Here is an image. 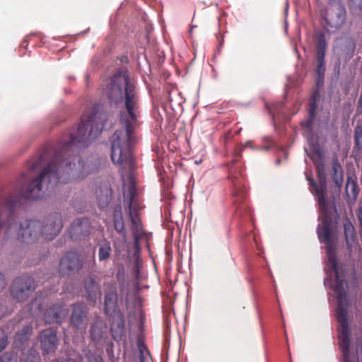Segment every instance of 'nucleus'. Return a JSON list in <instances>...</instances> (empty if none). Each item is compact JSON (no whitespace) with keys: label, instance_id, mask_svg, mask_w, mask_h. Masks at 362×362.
Masks as SVG:
<instances>
[{"label":"nucleus","instance_id":"1","mask_svg":"<svg viewBox=\"0 0 362 362\" xmlns=\"http://www.w3.org/2000/svg\"><path fill=\"white\" fill-rule=\"evenodd\" d=\"M105 94L111 104L117 105L124 100L125 108L129 118L121 115V122L124 132L117 130L112 136L111 160L113 163L121 165V176L130 180L127 200L124 199L125 209L131 221V229L134 242L138 245L144 235V230L139 216L141 209L137 196L136 183L133 177L134 160L132 154V145L135 141L134 129L136 124L139 108V96L134 85H106Z\"/></svg>","mask_w":362,"mask_h":362},{"label":"nucleus","instance_id":"2","mask_svg":"<svg viewBox=\"0 0 362 362\" xmlns=\"http://www.w3.org/2000/svg\"><path fill=\"white\" fill-rule=\"evenodd\" d=\"M319 210L322 223L318 225L317 233L320 242L326 245V252L328 259L327 266L330 267L334 274V283L332 288L337 293L338 305L336 310V317L338 319L341 311L345 313V317L348 316L346 308L348 299L346 292L347 284L344 276H341L339 272L336 255V238L332 228L337 209L334 203H329L324 204L323 206L319 204Z\"/></svg>","mask_w":362,"mask_h":362},{"label":"nucleus","instance_id":"3","mask_svg":"<svg viewBox=\"0 0 362 362\" xmlns=\"http://www.w3.org/2000/svg\"><path fill=\"white\" fill-rule=\"evenodd\" d=\"M323 17L331 28H340L346 18V11L342 0H328Z\"/></svg>","mask_w":362,"mask_h":362},{"label":"nucleus","instance_id":"4","mask_svg":"<svg viewBox=\"0 0 362 362\" xmlns=\"http://www.w3.org/2000/svg\"><path fill=\"white\" fill-rule=\"evenodd\" d=\"M338 339L339 345L342 352L344 362H351V331L349 325L348 316L345 317V313L341 311L338 317Z\"/></svg>","mask_w":362,"mask_h":362},{"label":"nucleus","instance_id":"5","mask_svg":"<svg viewBox=\"0 0 362 362\" xmlns=\"http://www.w3.org/2000/svg\"><path fill=\"white\" fill-rule=\"evenodd\" d=\"M316 171L319 183L317 184L313 177L306 175L307 180L309 185L313 189L312 192L315 194L317 197L318 204L334 203V202L329 201L327 198V175L325 171V165L321 163L317 165Z\"/></svg>","mask_w":362,"mask_h":362},{"label":"nucleus","instance_id":"6","mask_svg":"<svg viewBox=\"0 0 362 362\" xmlns=\"http://www.w3.org/2000/svg\"><path fill=\"white\" fill-rule=\"evenodd\" d=\"M35 289V285L33 279L27 275L15 279L10 288L12 297L19 302L27 300Z\"/></svg>","mask_w":362,"mask_h":362},{"label":"nucleus","instance_id":"7","mask_svg":"<svg viewBox=\"0 0 362 362\" xmlns=\"http://www.w3.org/2000/svg\"><path fill=\"white\" fill-rule=\"evenodd\" d=\"M42 223L37 220H26L20 223L18 238L22 242L31 244L41 237Z\"/></svg>","mask_w":362,"mask_h":362},{"label":"nucleus","instance_id":"8","mask_svg":"<svg viewBox=\"0 0 362 362\" xmlns=\"http://www.w3.org/2000/svg\"><path fill=\"white\" fill-rule=\"evenodd\" d=\"M83 262L78 254L74 252H67L59 263V272L63 276H70L78 272L83 267Z\"/></svg>","mask_w":362,"mask_h":362},{"label":"nucleus","instance_id":"9","mask_svg":"<svg viewBox=\"0 0 362 362\" xmlns=\"http://www.w3.org/2000/svg\"><path fill=\"white\" fill-rule=\"evenodd\" d=\"M88 322L89 317L86 305L79 303L74 304L70 317L71 326L76 329L84 331Z\"/></svg>","mask_w":362,"mask_h":362},{"label":"nucleus","instance_id":"10","mask_svg":"<svg viewBox=\"0 0 362 362\" xmlns=\"http://www.w3.org/2000/svg\"><path fill=\"white\" fill-rule=\"evenodd\" d=\"M62 227L61 216L58 214H52L44 223H42L41 236L46 240H52L60 233Z\"/></svg>","mask_w":362,"mask_h":362},{"label":"nucleus","instance_id":"11","mask_svg":"<svg viewBox=\"0 0 362 362\" xmlns=\"http://www.w3.org/2000/svg\"><path fill=\"white\" fill-rule=\"evenodd\" d=\"M69 315V308L64 303H56L49 307L45 313L47 324L61 325Z\"/></svg>","mask_w":362,"mask_h":362},{"label":"nucleus","instance_id":"12","mask_svg":"<svg viewBox=\"0 0 362 362\" xmlns=\"http://www.w3.org/2000/svg\"><path fill=\"white\" fill-rule=\"evenodd\" d=\"M104 311L109 319L112 320L116 316L123 314L118 307V293L116 288L107 291L104 296Z\"/></svg>","mask_w":362,"mask_h":362},{"label":"nucleus","instance_id":"13","mask_svg":"<svg viewBox=\"0 0 362 362\" xmlns=\"http://www.w3.org/2000/svg\"><path fill=\"white\" fill-rule=\"evenodd\" d=\"M91 224L88 218H77L71 224L70 235L73 240H81L89 235Z\"/></svg>","mask_w":362,"mask_h":362},{"label":"nucleus","instance_id":"14","mask_svg":"<svg viewBox=\"0 0 362 362\" xmlns=\"http://www.w3.org/2000/svg\"><path fill=\"white\" fill-rule=\"evenodd\" d=\"M90 337L96 344L105 342L107 338V327L106 322L101 320H96L91 325Z\"/></svg>","mask_w":362,"mask_h":362},{"label":"nucleus","instance_id":"15","mask_svg":"<svg viewBox=\"0 0 362 362\" xmlns=\"http://www.w3.org/2000/svg\"><path fill=\"white\" fill-rule=\"evenodd\" d=\"M40 341L42 347L46 353L54 352L58 344L56 332L52 329L43 330L40 334Z\"/></svg>","mask_w":362,"mask_h":362},{"label":"nucleus","instance_id":"16","mask_svg":"<svg viewBox=\"0 0 362 362\" xmlns=\"http://www.w3.org/2000/svg\"><path fill=\"white\" fill-rule=\"evenodd\" d=\"M83 286L89 299L95 300L101 293L100 279L95 274H90L84 279Z\"/></svg>","mask_w":362,"mask_h":362},{"label":"nucleus","instance_id":"17","mask_svg":"<svg viewBox=\"0 0 362 362\" xmlns=\"http://www.w3.org/2000/svg\"><path fill=\"white\" fill-rule=\"evenodd\" d=\"M231 180V192L234 197L235 204H240L247 197V191L243 182V179L239 176H230Z\"/></svg>","mask_w":362,"mask_h":362},{"label":"nucleus","instance_id":"18","mask_svg":"<svg viewBox=\"0 0 362 362\" xmlns=\"http://www.w3.org/2000/svg\"><path fill=\"white\" fill-rule=\"evenodd\" d=\"M112 321L111 332L112 337L116 341H122L126 337V329H125V320L124 314L122 316H116V317Z\"/></svg>","mask_w":362,"mask_h":362},{"label":"nucleus","instance_id":"19","mask_svg":"<svg viewBox=\"0 0 362 362\" xmlns=\"http://www.w3.org/2000/svg\"><path fill=\"white\" fill-rule=\"evenodd\" d=\"M95 194L99 207L101 209L107 207L112 198V188L108 185H101L96 190Z\"/></svg>","mask_w":362,"mask_h":362},{"label":"nucleus","instance_id":"20","mask_svg":"<svg viewBox=\"0 0 362 362\" xmlns=\"http://www.w3.org/2000/svg\"><path fill=\"white\" fill-rule=\"evenodd\" d=\"M114 228L115 230L125 240L127 238V230L122 215V206L117 205L114 210L112 215Z\"/></svg>","mask_w":362,"mask_h":362},{"label":"nucleus","instance_id":"21","mask_svg":"<svg viewBox=\"0 0 362 362\" xmlns=\"http://www.w3.org/2000/svg\"><path fill=\"white\" fill-rule=\"evenodd\" d=\"M346 244L349 250H351L356 243V235L355 228L349 218H346L343 223Z\"/></svg>","mask_w":362,"mask_h":362},{"label":"nucleus","instance_id":"22","mask_svg":"<svg viewBox=\"0 0 362 362\" xmlns=\"http://www.w3.org/2000/svg\"><path fill=\"white\" fill-rule=\"evenodd\" d=\"M338 47L341 54L349 59L354 56L356 45L351 37H343L339 40Z\"/></svg>","mask_w":362,"mask_h":362},{"label":"nucleus","instance_id":"23","mask_svg":"<svg viewBox=\"0 0 362 362\" xmlns=\"http://www.w3.org/2000/svg\"><path fill=\"white\" fill-rule=\"evenodd\" d=\"M33 328L30 325H26L16 332L14 344L16 348H22L24 343L27 342L32 334Z\"/></svg>","mask_w":362,"mask_h":362},{"label":"nucleus","instance_id":"24","mask_svg":"<svg viewBox=\"0 0 362 362\" xmlns=\"http://www.w3.org/2000/svg\"><path fill=\"white\" fill-rule=\"evenodd\" d=\"M332 177L336 186L341 187L344 181L343 169L337 159L332 160Z\"/></svg>","mask_w":362,"mask_h":362},{"label":"nucleus","instance_id":"25","mask_svg":"<svg viewBox=\"0 0 362 362\" xmlns=\"http://www.w3.org/2000/svg\"><path fill=\"white\" fill-rule=\"evenodd\" d=\"M360 189L357 184V182L352 177H348L346 184V194L348 197H351L354 202L356 201Z\"/></svg>","mask_w":362,"mask_h":362},{"label":"nucleus","instance_id":"26","mask_svg":"<svg viewBox=\"0 0 362 362\" xmlns=\"http://www.w3.org/2000/svg\"><path fill=\"white\" fill-rule=\"evenodd\" d=\"M317 56H325L327 42L324 33L320 31L316 34Z\"/></svg>","mask_w":362,"mask_h":362},{"label":"nucleus","instance_id":"27","mask_svg":"<svg viewBox=\"0 0 362 362\" xmlns=\"http://www.w3.org/2000/svg\"><path fill=\"white\" fill-rule=\"evenodd\" d=\"M325 56H317V65L316 67L315 72L317 74L318 78L317 81V86L320 85V83L323 80L325 72Z\"/></svg>","mask_w":362,"mask_h":362},{"label":"nucleus","instance_id":"28","mask_svg":"<svg viewBox=\"0 0 362 362\" xmlns=\"http://www.w3.org/2000/svg\"><path fill=\"white\" fill-rule=\"evenodd\" d=\"M110 244L106 242L100 245L98 251V258L100 262L105 261L109 259L111 252Z\"/></svg>","mask_w":362,"mask_h":362},{"label":"nucleus","instance_id":"29","mask_svg":"<svg viewBox=\"0 0 362 362\" xmlns=\"http://www.w3.org/2000/svg\"><path fill=\"white\" fill-rule=\"evenodd\" d=\"M103 357L95 352L90 350L87 351L84 356L81 357V362H103Z\"/></svg>","mask_w":362,"mask_h":362},{"label":"nucleus","instance_id":"30","mask_svg":"<svg viewBox=\"0 0 362 362\" xmlns=\"http://www.w3.org/2000/svg\"><path fill=\"white\" fill-rule=\"evenodd\" d=\"M362 150V125H357L354 129V149Z\"/></svg>","mask_w":362,"mask_h":362},{"label":"nucleus","instance_id":"31","mask_svg":"<svg viewBox=\"0 0 362 362\" xmlns=\"http://www.w3.org/2000/svg\"><path fill=\"white\" fill-rule=\"evenodd\" d=\"M0 362H18L17 354L13 351L6 352L0 357Z\"/></svg>","mask_w":362,"mask_h":362},{"label":"nucleus","instance_id":"32","mask_svg":"<svg viewBox=\"0 0 362 362\" xmlns=\"http://www.w3.org/2000/svg\"><path fill=\"white\" fill-rule=\"evenodd\" d=\"M281 107L282 104L280 103L273 104L272 105L267 107L268 111L274 119H275V117L277 116Z\"/></svg>","mask_w":362,"mask_h":362},{"label":"nucleus","instance_id":"33","mask_svg":"<svg viewBox=\"0 0 362 362\" xmlns=\"http://www.w3.org/2000/svg\"><path fill=\"white\" fill-rule=\"evenodd\" d=\"M315 117H313V116L312 117V116L309 115V118L307 120L301 122V125L303 127H304L305 129H307V130L309 132H310L313 129Z\"/></svg>","mask_w":362,"mask_h":362},{"label":"nucleus","instance_id":"34","mask_svg":"<svg viewBox=\"0 0 362 362\" xmlns=\"http://www.w3.org/2000/svg\"><path fill=\"white\" fill-rule=\"evenodd\" d=\"M21 362H41L38 355L30 354L21 358Z\"/></svg>","mask_w":362,"mask_h":362},{"label":"nucleus","instance_id":"35","mask_svg":"<svg viewBox=\"0 0 362 362\" xmlns=\"http://www.w3.org/2000/svg\"><path fill=\"white\" fill-rule=\"evenodd\" d=\"M113 347H114L113 342H112V341L110 342L107 344V346L106 348V353H107V356H109V358L111 362H116L117 359L115 358V356H114Z\"/></svg>","mask_w":362,"mask_h":362},{"label":"nucleus","instance_id":"36","mask_svg":"<svg viewBox=\"0 0 362 362\" xmlns=\"http://www.w3.org/2000/svg\"><path fill=\"white\" fill-rule=\"evenodd\" d=\"M350 9L351 11L358 9L359 12L362 14V0H351Z\"/></svg>","mask_w":362,"mask_h":362},{"label":"nucleus","instance_id":"37","mask_svg":"<svg viewBox=\"0 0 362 362\" xmlns=\"http://www.w3.org/2000/svg\"><path fill=\"white\" fill-rule=\"evenodd\" d=\"M357 218L360 225V235L362 239V202H360L358 210L356 211Z\"/></svg>","mask_w":362,"mask_h":362},{"label":"nucleus","instance_id":"38","mask_svg":"<svg viewBox=\"0 0 362 362\" xmlns=\"http://www.w3.org/2000/svg\"><path fill=\"white\" fill-rule=\"evenodd\" d=\"M317 107V103L311 102L310 103V107H309V115L315 117V112Z\"/></svg>","mask_w":362,"mask_h":362},{"label":"nucleus","instance_id":"39","mask_svg":"<svg viewBox=\"0 0 362 362\" xmlns=\"http://www.w3.org/2000/svg\"><path fill=\"white\" fill-rule=\"evenodd\" d=\"M37 308L38 310H40L42 308V303L40 300L35 298L34 299L30 304V310H33L34 308Z\"/></svg>","mask_w":362,"mask_h":362},{"label":"nucleus","instance_id":"40","mask_svg":"<svg viewBox=\"0 0 362 362\" xmlns=\"http://www.w3.org/2000/svg\"><path fill=\"white\" fill-rule=\"evenodd\" d=\"M6 308L4 301L0 299V320L5 315Z\"/></svg>","mask_w":362,"mask_h":362},{"label":"nucleus","instance_id":"41","mask_svg":"<svg viewBox=\"0 0 362 362\" xmlns=\"http://www.w3.org/2000/svg\"><path fill=\"white\" fill-rule=\"evenodd\" d=\"M8 344V339L6 337H3L0 339V353L6 349Z\"/></svg>","mask_w":362,"mask_h":362},{"label":"nucleus","instance_id":"42","mask_svg":"<svg viewBox=\"0 0 362 362\" xmlns=\"http://www.w3.org/2000/svg\"><path fill=\"white\" fill-rule=\"evenodd\" d=\"M320 100V93L318 90H316L311 96V102L315 101V103H317V101Z\"/></svg>","mask_w":362,"mask_h":362},{"label":"nucleus","instance_id":"43","mask_svg":"<svg viewBox=\"0 0 362 362\" xmlns=\"http://www.w3.org/2000/svg\"><path fill=\"white\" fill-rule=\"evenodd\" d=\"M6 286L4 276L0 272V291H1Z\"/></svg>","mask_w":362,"mask_h":362},{"label":"nucleus","instance_id":"44","mask_svg":"<svg viewBox=\"0 0 362 362\" xmlns=\"http://www.w3.org/2000/svg\"><path fill=\"white\" fill-rule=\"evenodd\" d=\"M52 362H76L74 359L69 358L65 359L64 361H60L59 359L53 360Z\"/></svg>","mask_w":362,"mask_h":362},{"label":"nucleus","instance_id":"45","mask_svg":"<svg viewBox=\"0 0 362 362\" xmlns=\"http://www.w3.org/2000/svg\"><path fill=\"white\" fill-rule=\"evenodd\" d=\"M235 163V160H233L231 163H229L228 164V166H230V165H234Z\"/></svg>","mask_w":362,"mask_h":362},{"label":"nucleus","instance_id":"46","mask_svg":"<svg viewBox=\"0 0 362 362\" xmlns=\"http://www.w3.org/2000/svg\"><path fill=\"white\" fill-rule=\"evenodd\" d=\"M171 95V93H169V102L171 103L173 102V99H172V98H171V95Z\"/></svg>","mask_w":362,"mask_h":362}]
</instances>
